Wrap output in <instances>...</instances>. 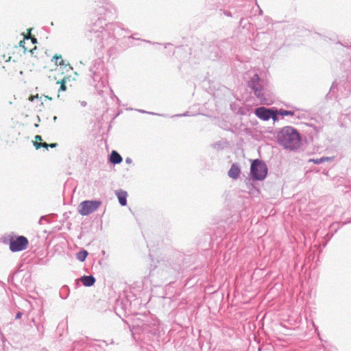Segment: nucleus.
<instances>
[{
  "instance_id": "obj_17",
  "label": "nucleus",
  "mask_w": 351,
  "mask_h": 351,
  "mask_svg": "<svg viewBox=\"0 0 351 351\" xmlns=\"http://www.w3.org/2000/svg\"><path fill=\"white\" fill-rule=\"evenodd\" d=\"M278 114H280V115H282V116H286V115H291V116H293L294 113H293V112H291V111L280 110L278 112Z\"/></svg>"
},
{
  "instance_id": "obj_7",
  "label": "nucleus",
  "mask_w": 351,
  "mask_h": 351,
  "mask_svg": "<svg viewBox=\"0 0 351 351\" xmlns=\"http://www.w3.org/2000/svg\"><path fill=\"white\" fill-rule=\"evenodd\" d=\"M241 173L240 167L237 164H233L228 171L229 177L237 179Z\"/></svg>"
},
{
  "instance_id": "obj_8",
  "label": "nucleus",
  "mask_w": 351,
  "mask_h": 351,
  "mask_svg": "<svg viewBox=\"0 0 351 351\" xmlns=\"http://www.w3.org/2000/svg\"><path fill=\"white\" fill-rule=\"evenodd\" d=\"M116 195L118 197L120 204L121 206H125L127 204V200H126L127 197H128L127 192L122 191V190H119L116 192Z\"/></svg>"
},
{
  "instance_id": "obj_11",
  "label": "nucleus",
  "mask_w": 351,
  "mask_h": 351,
  "mask_svg": "<svg viewBox=\"0 0 351 351\" xmlns=\"http://www.w3.org/2000/svg\"><path fill=\"white\" fill-rule=\"evenodd\" d=\"M110 160L113 164H119L122 161V157L116 151H112L110 154Z\"/></svg>"
},
{
  "instance_id": "obj_1",
  "label": "nucleus",
  "mask_w": 351,
  "mask_h": 351,
  "mask_svg": "<svg viewBox=\"0 0 351 351\" xmlns=\"http://www.w3.org/2000/svg\"><path fill=\"white\" fill-rule=\"evenodd\" d=\"M278 141L284 147L294 149L300 147V136L295 129L285 127L278 134Z\"/></svg>"
},
{
  "instance_id": "obj_12",
  "label": "nucleus",
  "mask_w": 351,
  "mask_h": 351,
  "mask_svg": "<svg viewBox=\"0 0 351 351\" xmlns=\"http://www.w3.org/2000/svg\"><path fill=\"white\" fill-rule=\"evenodd\" d=\"M67 80H69V77L64 76L62 79H60L57 81L56 83L60 84L59 92L66 90V83L67 82Z\"/></svg>"
},
{
  "instance_id": "obj_4",
  "label": "nucleus",
  "mask_w": 351,
  "mask_h": 351,
  "mask_svg": "<svg viewBox=\"0 0 351 351\" xmlns=\"http://www.w3.org/2000/svg\"><path fill=\"white\" fill-rule=\"evenodd\" d=\"M28 245L29 241L24 236L11 237L10 239L9 247L13 252L25 250Z\"/></svg>"
},
{
  "instance_id": "obj_22",
  "label": "nucleus",
  "mask_w": 351,
  "mask_h": 351,
  "mask_svg": "<svg viewBox=\"0 0 351 351\" xmlns=\"http://www.w3.org/2000/svg\"><path fill=\"white\" fill-rule=\"evenodd\" d=\"M254 78H256V80H259V77L257 75H254Z\"/></svg>"
},
{
  "instance_id": "obj_20",
  "label": "nucleus",
  "mask_w": 351,
  "mask_h": 351,
  "mask_svg": "<svg viewBox=\"0 0 351 351\" xmlns=\"http://www.w3.org/2000/svg\"><path fill=\"white\" fill-rule=\"evenodd\" d=\"M57 146H58V143H56L49 144V147H51V148L56 147Z\"/></svg>"
},
{
  "instance_id": "obj_13",
  "label": "nucleus",
  "mask_w": 351,
  "mask_h": 351,
  "mask_svg": "<svg viewBox=\"0 0 351 351\" xmlns=\"http://www.w3.org/2000/svg\"><path fill=\"white\" fill-rule=\"evenodd\" d=\"M332 160V158L322 157V158H319V159H310L309 161L310 162H313L315 164H319V163L324 162H326V161H331Z\"/></svg>"
},
{
  "instance_id": "obj_16",
  "label": "nucleus",
  "mask_w": 351,
  "mask_h": 351,
  "mask_svg": "<svg viewBox=\"0 0 351 351\" xmlns=\"http://www.w3.org/2000/svg\"><path fill=\"white\" fill-rule=\"evenodd\" d=\"M252 88L254 89V93L255 95L259 97V98H262L263 96V88H257V87H252Z\"/></svg>"
},
{
  "instance_id": "obj_6",
  "label": "nucleus",
  "mask_w": 351,
  "mask_h": 351,
  "mask_svg": "<svg viewBox=\"0 0 351 351\" xmlns=\"http://www.w3.org/2000/svg\"><path fill=\"white\" fill-rule=\"evenodd\" d=\"M31 29H27V32H28V34L27 35H24V38L23 40H21L20 43H19V46L20 47H22L23 49V51L25 52L27 51H29L30 52H32V49H28L27 47H26L25 44L27 41H29V40H31V42L32 44H35L36 42H37V40L36 38L32 36L31 35Z\"/></svg>"
},
{
  "instance_id": "obj_19",
  "label": "nucleus",
  "mask_w": 351,
  "mask_h": 351,
  "mask_svg": "<svg viewBox=\"0 0 351 351\" xmlns=\"http://www.w3.org/2000/svg\"><path fill=\"white\" fill-rule=\"evenodd\" d=\"M3 59H5V61H10V60H11V59H12V57H11V56H6L5 54H3Z\"/></svg>"
},
{
  "instance_id": "obj_5",
  "label": "nucleus",
  "mask_w": 351,
  "mask_h": 351,
  "mask_svg": "<svg viewBox=\"0 0 351 351\" xmlns=\"http://www.w3.org/2000/svg\"><path fill=\"white\" fill-rule=\"evenodd\" d=\"M255 114L260 119L267 121L271 118L274 121H277L278 117L276 111L271 109H267L264 107H260L256 109Z\"/></svg>"
},
{
  "instance_id": "obj_9",
  "label": "nucleus",
  "mask_w": 351,
  "mask_h": 351,
  "mask_svg": "<svg viewBox=\"0 0 351 351\" xmlns=\"http://www.w3.org/2000/svg\"><path fill=\"white\" fill-rule=\"evenodd\" d=\"M81 282L86 287H90L94 285L95 279L92 276H84L81 278Z\"/></svg>"
},
{
  "instance_id": "obj_3",
  "label": "nucleus",
  "mask_w": 351,
  "mask_h": 351,
  "mask_svg": "<svg viewBox=\"0 0 351 351\" xmlns=\"http://www.w3.org/2000/svg\"><path fill=\"white\" fill-rule=\"evenodd\" d=\"M101 202L99 200H85L82 202L78 206V213L86 216L95 212L100 206Z\"/></svg>"
},
{
  "instance_id": "obj_2",
  "label": "nucleus",
  "mask_w": 351,
  "mask_h": 351,
  "mask_svg": "<svg viewBox=\"0 0 351 351\" xmlns=\"http://www.w3.org/2000/svg\"><path fill=\"white\" fill-rule=\"evenodd\" d=\"M250 172L254 180H263L267 174V168L265 162L256 159L251 165Z\"/></svg>"
},
{
  "instance_id": "obj_21",
  "label": "nucleus",
  "mask_w": 351,
  "mask_h": 351,
  "mask_svg": "<svg viewBox=\"0 0 351 351\" xmlns=\"http://www.w3.org/2000/svg\"><path fill=\"white\" fill-rule=\"evenodd\" d=\"M35 98H38V95H37L36 96H33V95L30 96V97H29V99L30 101H33L34 100V99H35Z\"/></svg>"
},
{
  "instance_id": "obj_15",
  "label": "nucleus",
  "mask_w": 351,
  "mask_h": 351,
  "mask_svg": "<svg viewBox=\"0 0 351 351\" xmlns=\"http://www.w3.org/2000/svg\"><path fill=\"white\" fill-rule=\"evenodd\" d=\"M34 145L36 149H38L40 147H44L45 149H48L49 147L48 143L42 142H34Z\"/></svg>"
},
{
  "instance_id": "obj_14",
  "label": "nucleus",
  "mask_w": 351,
  "mask_h": 351,
  "mask_svg": "<svg viewBox=\"0 0 351 351\" xmlns=\"http://www.w3.org/2000/svg\"><path fill=\"white\" fill-rule=\"evenodd\" d=\"M87 256H88V252L86 250H82V251L79 252L76 255L77 258L82 262L86 259Z\"/></svg>"
},
{
  "instance_id": "obj_18",
  "label": "nucleus",
  "mask_w": 351,
  "mask_h": 351,
  "mask_svg": "<svg viewBox=\"0 0 351 351\" xmlns=\"http://www.w3.org/2000/svg\"><path fill=\"white\" fill-rule=\"evenodd\" d=\"M42 137L40 135H36L35 136V141L34 142H41L42 141Z\"/></svg>"
},
{
  "instance_id": "obj_10",
  "label": "nucleus",
  "mask_w": 351,
  "mask_h": 351,
  "mask_svg": "<svg viewBox=\"0 0 351 351\" xmlns=\"http://www.w3.org/2000/svg\"><path fill=\"white\" fill-rule=\"evenodd\" d=\"M51 61L54 62L55 65L56 66H67L69 65V64H66L65 61L63 60L62 56L60 54H55Z\"/></svg>"
}]
</instances>
